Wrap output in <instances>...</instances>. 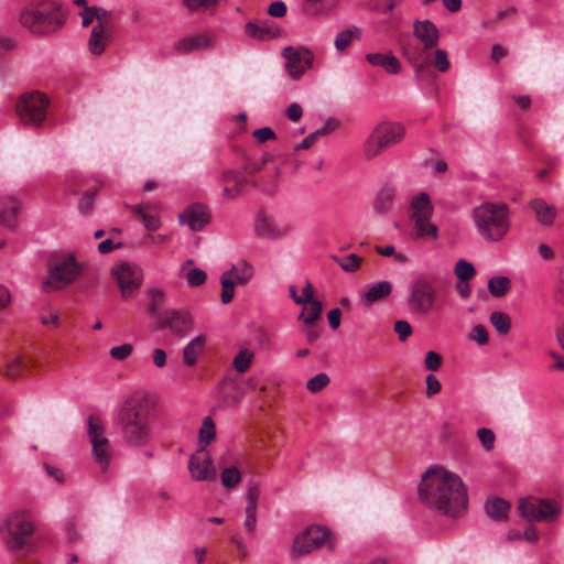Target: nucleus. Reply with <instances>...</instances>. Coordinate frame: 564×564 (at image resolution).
<instances>
[{
	"label": "nucleus",
	"mask_w": 564,
	"mask_h": 564,
	"mask_svg": "<svg viewBox=\"0 0 564 564\" xmlns=\"http://www.w3.org/2000/svg\"><path fill=\"white\" fill-rule=\"evenodd\" d=\"M490 323L499 335L506 336L509 334L511 328V318L507 313L500 311L492 312L490 314Z\"/></svg>",
	"instance_id": "nucleus-36"
},
{
	"label": "nucleus",
	"mask_w": 564,
	"mask_h": 564,
	"mask_svg": "<svg viewBox=\"0 0 564 564\" xmlns=\"http://www.w3.org/2000/svg\"><path fill=\"white\" fill-rule=\"evenodd\" d=\"M186 279L189 286H199L205 283L207 275L202 269H192L188 272L182 274Z\"/></svg>",
	"instance_id": "nucleus-51"
},
{
	"label": "nucleus",
	"mask_w": 564,
	"mask_h": 564,
	"mask_svg": "<svg viewBox=\"0 0 564 564\" xmlns=\"http://www.w3.org/2000/svg\"><path fill=\"white\" fill-rule=\"evenodd\" d=\"M40 319L43 325H57L58 324V313L51 307H44L40 313Z\"/></svg>",
	"instance_id": "nucleus-62"
},
{
	"label": "nucleus",
	"mask_w": 564,
	"mask_h": 564,
	"mask_svg": "<svg viewBox=\"0 0 564 564\" xmlns=\"http://www.w3.org/2000/svg\"><path fill=\"white\" fill-rule=\"evenodd\" d=\"M332 259L345 271V272H355L359 269L361 263V258L356 253H350L346 257H337L332 256Z\"/></svg>",
	"instance_id": "nucleus-42"
},
{
	"label": "nucleus",
	"mask_w": 564,
	"mask_h": 564,
	"mask_svg": "<svg viewBox=\"0 0 564 564\" xmlns=\"http://www.w3.org/2000/svg\"><path fill=\"white\" fill-rule=\"evenodd\" d=\"M245 32L248 36L260 41L275 39L281 35V29L276 23L269 20L248 22L245 26Z\"/></svg>",
	"instance_id": "nucleus-21"
},
{
	"label": "nucleus",
	"mask_w": 564,
	"mask_h": 564,
	"mask_svg": "<svg viewBox=\"0 0 564 564\" xmlns=\"http://www.w3.org/2000/svg\"><path fill=\"white\" fill-rule=\"evenodd\" d=\"M214 44L212 35L208 33H200L191 36H185L175 42L173 48L177 54H189L198 50L210 48Z\"/></svg>",
	"instance_id": "nucleus-20"
},
{
	"label": "nucleus",
	"mask_w": 564,
	"mask_h": 564,
	"mask_svg": "<svg viewBox=\"0 0 564 564\" xmlns=\"http://www.w3.org/2000/svg\"><path fill=\"white\" fill-rule=\"evenodd\" d=\"M220 283H221V303L228 304L232 301L235 295V281L232 280V276H230V272H224L220 276Z\"/></svg>",
	"instance_id": "nucleus-41"
},
{
	"label": "nucleus",
	"mask_w": 564,
	"mask_h": 564,
	"mask_svg": "<svg viewBox=\"0 0 564 564\" xmlns=\"http://www.w3.org/2000/svg\"><path fill=\"white\" fill-rule=\"evenodd\" d=\"M338 121L335 118H328L324 126L313 132L316 140H318L322 137H326L334 132L338 128Z\"/></svg>",
	"instance_id": "nucleus-58"
},
{
	"label": "nucleus",
	"mask_w": 564,
	"mask_h": 564,
	"mask_svg": "<svg viewBox=\"0 0 564 564\" xmlns=\"http://www.w3.org/2000/svg\"><path fill=\"white\" fill-rule=\"evenodd\" d=\"M403 56L408 59L409 63H415L421 59H427V48L423 45L412 43H404L401 46Z\"/></svg>",
	"instance_id": "nucleus-35"
},
{
	"label": "nucleus",
	"mask_w": 564,
	"mask_h": 564,
	"mask_svg": "<svg viewBox=\"0 0 564 564\" xmlns=\"http://www.w3.org/2000/svg\"><path fill=\"white\" fill-rule=\"evenodd\" d=\"M437 296L434 282L421 275L411 285L408 303L413 312L425 315L434 310Z\"/></svg>",
	"instance_id": "nucleus-9"
},
{
	"label": "nucleus",
	"mask_w": 564,
	"mask_h": 564,
	"mask_svg": "<svg viewBox=\"0 0 564 564\" xmlns=\"http://www.w3.org/2000/svg\"><path fill=\"white\" fill-rule=\"evenodd\" d=\"M205 337L199 335L192 339L183 349V361L186 366L192 367L196 364L198 356L203 352L205 346Z\"/></svg>",
	"instance_id": "nucleus-31"
},
{
	"label": "nucleus",
	"mask_w": 564,
	"mask_h": 564,
	"mask_svg": "<svg viewBox=\"0 0 564 564\" xmlns=\"http://www.w3.org/2000/svg\"><path fill=\"white\" fill-rule=\"evenodd\" d=\"M254 229L257 235L261 237L275 238L280 236V231L276 229L273 219L263 210H260L257 215Z\"/></svg>",
	"instance_id": "nucleus-32"
},
{
	"label": "nucleus",
	"mask_w": 564,
	"mask_h": 564,
	"mask_svg": "<svg viewBox=\"0 0 564 564\" xmlns=\"http://www.w3.org/2000/svg\"><path fill=\"white\" fill-rule=\"evenodd\" d=\"M113 32H106L101 29L93 28L88 40V48L94 55H101L105 52L106 44L110 41Z\"/></svg>",
	"instance_id": "nucleus-33"
},
{
	"label": "nucleus",
	"mask_w": 564,
	"mask_h": 564,
	"mask_svg": "<svg viewBox=\"0 0 564 564\" xmlns=\"http://www.w3.org/2000/svg\"><path fill=\"white\" fill-rule=\"evenodd\" d=\"M520 516L528 521H553L560 514L558 506L551 499L522 498L518 506Z\"/></svg>",
	"instance_id": "nucleus-12"
},
{
	"label": "nucleus",
	"mask_w": 564,
	"mask_h": 564,
	"mask_svg": "<svg viewBox=\"0 0 564 564\" xmlns=\"http://www.w3.org/2000/svg\"><path fill=\"white\" fill-rule=\"evenodd\" d=\"M430 64L437 68V70L441 73H445L451 68V62L448 59L447 52L443 48H436L434 51V58Z\"/></svg>",
	"instance_id": "nucleus-48"
},
{
	"label": "nucleus",
	"mask_w": 564,
	"mask_h": 564,
	"mask_svg": "<svg viewBox=\"0 0 564 564\" xmlns=\"http://www.w3.org/2000/svg\"><path fill=\"white\" fill-rule=\"evenodd\" d=\"M330 382V379L327 373L321 372L315 375L306 382V389L311 393H317L326 388Z\"/></svg>",
	"instance_id": "nucleus-47"
},
{
	"label": "nucleus",
	"mask_w": 564,
	"mask_h": 564,
	"mask_svg": "<svg viewBox=\"0 0 564 564\" xmlns=\"http://www.w3.org/2000/svg\"><path fill=\"white\" fill-rule=\"evenodd\" d=\"M531 209L535 213L539 223L545 226L553 224L556 210L542 198H534L530 202Z\"/></svg>",
	"instance_id": "nucleus-28"
},
{
	"label": "nucleus",
	"mask_w": 564,
	"mask_h": 564,
	"mask_svg": "<svg viewBox=\"0 0 564 564\" xmlns=\"http://www.w3.org/2000/svg\"><path fill=\"white\" fill-rule=\"evenodd\" d=\"M220 478L223 486L231 489L240 482L241 475L237 467H226L221 471Z\"/></svg>",
	"instance_id": "nucleus-46"
},
{
	"label": "nucleus",
	"mask_w": 564,
	"mask_h": 564,
	"mask_svg": "<svg viewBox=\"0 0 564 564\" xmlns=\"http://www.w3.org/2000/svg\"><path fill=\"white\" fill-rule=\"evenodd\" d=\"M260 496V489L257 485L251 486L246 495L247 506H246V519L243 522L245 528L249 533H253L257 525V507H258V498Z\"/></svg>",
	"instance_id": "nucleus-23"
},
{
	"label": "nucleus",
	"mask_w": 564,
	"mask_h": 564,
	"mask_svg": "<svg viewBox=\"0 0 564 564\" xmlns=\"http://www.w3.org/2000/svg\"><path fill=\"white\" fill-rule=\"evenodd\" d=\"M19 207V202L13 196L0 197V225L13 228Z\"/></svg>",
	"instance_id": "nucleus-26"
},
{
	"label": "nucleus",
	"mask_w": 564,
	"mask_h": 564,
	"mask_svg": "<svg viewBox=\"0 0 564 564\" xmlns=\"http://www.w3.org/2000/svg\"><path fill=\"white\" fill-rule=\"evenodd\" d=\"M253 354L248 349H241L234 358L232 366L238 373H245L251 366Z\"/></svg>",
	"instance_id": "nucleus-43"
},
{
	"label": "nucleus",
	"mask_w": 564,
	"mask_h": 564,
	"mask_svg": "<svg viewBox=\"0 0 564 564\" xmlns=\"http://www.w3.org/2000/svg\"><path fill=\"white\" fill-rule=\"evenodd\" d=\"M118 424L126 444L147 445L152 433V410L148 401L135 397L127 399L119 409Z\"/></svg>",
	"instance_id": "nucleus-2"
},
{
	"label": "nucleus",
	"mask_w": 564,
	"mask_h": 564,
	"mask_svg": "<svg viewBox=\"0 0 564 564\" xmlns=\"http://www.w3.org/2000/svg\"><path fill=\"white\" fill-rule=\"evenodd\" d=\"M410 64L413 66L415 75L420 80L432 77L430 69L431 64L426 59H421Z\"/></svg>",
	"instance_id": "nucleus-57"
},
{
	"label": "nucleus",
	"mask_w": 564,
	"mask_h": 564,
	"mask_svg": "<svg viewBox=\"0 0 564 564\" xmlns=\"http://www.w3.org/2000/svg\"><path fill=\"white\" fill-rule=\"evenodd\" d=\"M322 303L312 302V304H305L302 308L299 318L302 319L306 325H313L321 316Z\"/></svg>",
	"instance_id": "nucleus-40"
},
{
	"label": "nucleus",
	"mask_w": 564,
	"mask_h": 564,
	"mask_svg": "<svg viewBox=\"0 0 564 564\" xmlns=\"http://www.w3.org/2000/svg\"><path fill=\"white\" fill-rule=\"evenodd\" d=\"M413 35L429 51L434 48L440 42V30L431 20H416L413 24Z\"/></svg>",
	"instance_id": "nucleus-19"
},
{
	"label": "nucleus",
	"mask_w": 564,
	"mask_h": 564,
	"mask_svg": "<svg viewBox=\"0 0 564 564\" xmlns=\"http://www.w3.org/2000/svg\"><path fill=\"white\" fill-rule=\"evenodd\" d=\"M454 272L460 281H468L476 275L474 264L464 259H460L456 262Z\"/></svg>",
	"instance_id": "nucleus-45"
},
{
	"label": "nucleus",
	"mask_w": 564,
	"mask_h": 564,
	"mask_svg": "<svg viewBox=\"0 0 564 564\" xmlns=\"http://www.w3.org/2000/svg\"><path fill=\"white\" fill-rule=\"evenodd\" d=\"M227 272H230L232 280L241 285L247 284L253 275V270L247 262L232 265V268Z\"/></svg>",
	"instance_id": "nucleus-38"
},
{
	"label": "nucleus",
	"mask_w": 564,
	"mask_h": 564,
	"mask_svg": "<svg viewBox=\"0 0 564 564\" xmlns=\"http://www.w3.org/2000/svg\"><path fill=\"white\" fill-rule=\"evenodd\" d=\"M366 59L370 65L382 67L389 74L401 72V63L392 53H368Z\"/></svg>",
	"instance_id": "nucleus-24"
},
{
	"label": "nucleus",
	"mask_w": 564,
	"mask_h": 564,
	"mask_svg": "<svg viewBox=\"0 0 564 564\" xmlns=\"http://www.w3.org/2000/svg\"><path fill=\"white\" fill-rule=\"evenodd\" d=\"M122 297H130L142 284L143 270L135 264L122 261L111 269Z\"/></svg>",
	"instance_id": "nucleus-14"
},
{
	"label": "nucleus",
	"mask_w": 564,
	"mask_h": 564,
	"mask_svg": "<svg viewBox=\"0 0 564 564\" xmlns=\"http://www.w3.org/2000/svg\"><path fill=\"white\" fill-rule=\"evenodd\" d=\"M87 434L91 443V451L96 463L102 471L109 467L112 453L109 440L105 435V427L101 420L96 415L88 417Z\"/></svg>",
	"instance_id": "nucleus-11"
},
{
	"label": "nucleus",
	"mask_w": 564,
	"mask_h": 564,
	"mask_svg": "<svg viewBox=\"0 0 564 564\" xmlns=\"http://www.w3.org/2000/svg\"><path fill=\"white\" fill-rule=\"evenodd\" d=\"M33 532L34 527L24 513L10 514L0 525L1 536L8 549L12 551L30 546Z\"/></svg>",
	"instance_id": "nucleus-7"
},
{
	"label": "nucleus",
	"mask_w": 564,
	"mask_h": 564,
	"mask_svg": "<svg viewBox=\"0 0 564 564\" xmlns=\"http://www.w3.org/2000/svg\"><path fill=\"white\" fill-rule=\"evenodd\" d=\"M392 292V284L389 281H380L371 284L367 292L361 295L365 305L370 306L373 303L384 301Z\"/></svg>",
	"instance_id": "nucleus-25"
},
{
	"label": "nucleus",
	"mask_w": 564,
	"mask_h": 564,
	"mask_svg": "<svg viewBox=\"0 0 564 564\" xmlns=\"http://www.w3.org/2000/svg\"><path fill=\"white\" fill-rule=\"evenodd\" d=\"M393 329L398 334L400 341H405L413 333L411 324L404 319L397 321Z\"/></svg>",
	"instance_id": "nucleus-55"
},
{
	"label": "nucleus",
	"mask_w": 564,
	"mask_h": 564,
	"mask_svg": "<svg viewBox=\"0 0 564 564\" xmlns=\"http://www.w3.org/2000/svg\"><path fill=\"white\" fill-rule=\"evenodd\" d=\"M376 251L379 254L384 256V257H394L395 261L399 262V263H404V262L408 261L406 256L403 254V253H397L395 252V248L392 245H388V246H384V247L377 246L376 247Z\"/></svg>",
	"instance_id": "nucleus-56"
},
{
	"label": "nucleus",
	"mask_w": 564,
	"mask_h": 564,
	"mask_svg": "<svg viewBox=\"0 0 564 564\" xmlns=\"http://www.w3.org/2000/svg\"><path fill=\"white\" fill-rule=\"evenodd\" d=\"M511 288V282L507 276H494L488 281L489 293L495 297H502Z\"/></svg>",
	"instance_id": "nucleus-37"
},
{
	"label": "nucleus",
	"mask_w": 564,
	"mask_h": 564,
	"mask_svg": "<svg viewBox=\"0 0 564 564\" xmlns=\"http://www.w3.org/2000/svg\"><path fill=\"white\" fill-rule=\"evenodd\" d=\"M394 196L395 189L392 185L387 184L382 186L373 200V208L376 213L380 215L388 213L393 205Z\"/></svg>",
	"instance_id": "nucleus-30"
},
{
	"label": "nucleus",
	"mask_w": 564,
	"mask_h": 564,
	"mask_svg": "<svg viewBox=\"0 0 564 564\" xmlns=\"http://www.w3.org/2000/svg\"><path fill=\"white\" fill-rule=\"evenodd\" d=\"M133 351V346L131 344H123L120 346L112 347L110 349V356L115 360H126Z\"/></svg>",
	"instance_id": "nucleus-54"
},
{
	"label": "nucleus",
	"mask_w": 564,
	"mask_h": 564,
	"mask_svg": "<svg viewBox=\"0 0 564 564\" xmlns=\"http://www.w3.org/2000/svg\"><path fill=\"white\" fill-rule=\"evenodd\" d=\"M442 356L438 352L431 350L425 356V368L431 371H437L442 365Z\"/></svg>",
	"instance_id": "nucleus-59"
},
{
	"label": "nucleus",
	"mask_w": 564,
	"mask_h": 564,
	"mask_svg": "<svg viewBox=\"0 0 564 564\" xmlns=\"http://www.w3.org/2000/svg\"><path fill=\"white\" fill-rule=\"evenodd\" d=\"M210 221V214L206 206L193 204L180 215V223L186 224L191 230H202Z\"/></svg>",
	"instance_id": "nucleus-18"
},
{
	"label": "nucleus",
	"mask_w": 564,
	"mask_h": 564,
	"mask_svg": "<svg viewBox=\"0 0 564 564\" xmlns=\"http://www.w3.org/2000/svg\"><path fill=\"white\" fill-rule=\"evenodd\" d=\"M189 11L208 10L214 8L219 0H183Z\"/></svg>",
	"instance_id": "nucleus-52"
},
{
	"label": "nucleus",
	"mask_w": 564,
	"mask_h": 564,
	"mask_svg": "<svg viewBox=\"0 0 564 564\" xmlns=\"http://www.w3.org/2000/svg\"><path fill=\"white\" fill-rule=\"evenodd\" d=\"M252 134L261 143L265 142L268 140L275 139V132L270 127H263V128L257 129L253 131Z\"/></svg>",
	"instance_id": "nucleus-64"
},
{
	"label": "nucleus",
	"mask_w": 564,
	"mask_h": 564,
	"mask_svg": "<svg viewBox=\"0 0 564 564\" xmlns=\"http://www.w3.org/2000/svg\"><path fill=\"white\" fill-rule=\"evenodd\" d=\"M425 382L427 398H432L433 395L437 394L442 389L440 380L434 375H427Z\"/></svg>",
	"instance_id": "nucleus-63"
},
{
	"label": "nucleus",
	"mask_w": 564,
	"mask_h": 564,
	"mask_svg": "<svg viewBox=\"0 0 564 564\" xmlns=\"http://www.w3.org/2000/svg\"><path fill=\"white\" fill-rule=\"evenodd\" d=\"M410 218L413 221L415 238L436 240L438 238V228L431 221L434 208L429 194L421 192L414 196L410 203Z\"/></svg>",
	"instance_id": "nucleus-6"
},
{
	"label": "nucleus",
	"mask_w": 564,
	"mask_h": 564,
	"mask_svg": "<svg viewBox=\"0 0 564 564\" xmlns=\"http://www.w3.org/2000/svg\"><path fill=\"white\" fill-rule=\"evenodd\" d=\"M215 438V424L212 417L206 416L203 421L202 427L199 430V441L202 443L208 444L212 440Z\"/></svg>",
	"instance_id": "nucleus-49"
},
{
	"label": "nucleus",
	"mask_w": 564,
	"mask_h": 564,
	"mask_svg": "<svg viewBox=\"0 0 564 564\" xmlns=\"http://www.w3.org/2000/svg\"><path fill=\"white\" fill-rule=\"evenodd\" d=\"M218 389L219 395L227 406H236L242 399V389L232 378H225Z\"/></svg>",
	"instance_id": "nucleus-22"
},
{
	"label": "nucleus",
	"mask_w": 564,
	"mask_h": 564,
	"mask_svg": "<svg viewBox=\"0 0 564 564\" xmlns=\"http://www.w3.org/2000/svg\"><path fill=\"white\" fill-rule=\"evenodd\" d=\"M96 20L97 23L94 25L95 29H101L106 32H113L115 23L111 12L104 8H96Z\"/></svg>",
	"instance_id": "nucleus-44"
},
{
	"label": "nucleus",
	"mask_w": 564,
	"mask_h": 564,
	"mask_svg": "<svg viewBox=\"0 0 564 564\" xmlns=\"http://www.w3.org/2000/svg\"><path fill=\"white\" fill-rule=\"evenodd\" d=\"M327 542L329 549L334 547L332 541V532L326 527L312 525L307 528L301 535L296 536L292 546V555L301 556L308 554L318 549L323 543Z\"/></svg>",
	"instance_id": "nucleus-13"
},
{
	"label": "nucleus",
	"mask_w": 564,
	"mask_h": 564,
	"mask_svg": "<svg viewBox=\"0 0 564 564\" xmlns=\"http://www.w3.org/2000/svg\"><path fill=\"white\" fill-rule=\"evenodd\" d=\"M477 436L486 451H491L495 444V433L487 427H481L477 431Z\"/></svg>",
	"instance_id": "nucleus-53"
},
{
	"label": "nucleus",
	"mask_w": 564,
	"mask_h": 564,
	"mask_svg": "<svg viewBox=\"0 0 564 564\" xmlns=\"http://www.w3.org/2000/svg\"><path fill=\"white\" fill-rule=\"evenodd\" d=\"M160 328H169L176 337L185 336L193 326L188 312L182 310H170L158 317Z\"/></svg>",
	"instance_id": "nucleus-17"
},
{
	"label": "nucleus",
	"mask_w": 564,
	"mask_h": 564,
	"mask_svg": "<svg viewBox=\"0 0 564 564\" xmlns=\"http://www.w3.org/2000/svg\"><path fill=\"white\" fill-rule=\"evenodd\" d=\"M478 234L488 242L500 241L510 229L509 207L503 203L486 202L473 210Z\"/></svg>",
	"instance_id": "nucleus-4"
},
{
	"label": "nucleus",
	"mask_w": 564,
	"mask_h": 564,
	"mask_svg": "<svg viewBox=\"0 0 564 564\" xmlns=\"http://www.w3.org/2000/svg\"><path fill=\"white\" fill-rule=\"evenodd\" d=\"M485 510L492 520L502 521L508 517L510 503L499 497L488 498L485 502Z\"/></svg>",
	"instance_id": "nucleus-29"
},
{
	"label": "nucleus",
	"mask_w": 564,
	"mask_h": 564,
	"mask_svg": "<svg viewBox=\"0 0 564 564\" xmlns=\"http://www.w3.org/2000/svg\"><path fill=\"white\" fill-rule=\"evenodd\" d=\"M282 56L285 58L288 74L295 80L300 79L314 62V54L304 46H286L282 51Z\"/></svg>",
	"instance_id": "nucleus-15"
},
{
	"label": "nucleus",
	"mask_w": 564,
	"mask_h": 564,
	"mask_svg": "<svg viewBox=\"0 0 564 564\" xmlns=\"http://www.w3.org/2000/svg\"><path fill=\"white\" fill-rule=\"evenodd\" d=\"M188 469L192 478L196 481H214L217 478V469L204 447L189 457Z\"/></svg>",
	"instance_id": "nucleus-16"
},
{
	"label": "nucleus",
	"mask_w": 564,
	"mask_h": 564,
	"mask_svg": "<svg viewBox=\"0 0 564 564\" xmlns=\"http://www.w3.org/2000/svg\"><path fill=\"white\" fill-rule=\"evenodd\" d=\"M339 0H303L302 10L308 17L329 14Z\"/></svg>",
	"instance_id": "nucleus-27"
},
{
	"label": "nucleus",
	"mask_w": 564,
	"mask_h": 564,
	"mask_svg": "<svg viewBox=\"0 0 564 564\" xmlns=\"http://www.w3.org/2000/svg\"><path fill=\"white\" fill-rule=\"evenodd\" d=\"M149 295L151 297V303L149 305V312L151 314H156L158 307L161 305L164 299V293L160 289H151L149 291Z\"/></svg>",
	"instance_id": "nucleus-60"
},
{
	"label": "nucleus",
	"mask_w": 564,
	"mask_h": 564,
	"mask_svg": "<svg viewBox=\"0 0 564 564\" xmlns=\"http://www.w3.org/2000/svg\"><path fill=\"white\" fill-rule=\"evenodd\" d=\"M50 100L40 91L26 93L17 104V111L21 122L29 127H40L46 118Z\"/></svg>",
	"instance_id": "nucleus-8"
},
{
	"label": "nucleus",
	"mask_w": 564,
	"mask_h": 564,
	"mask_svg": "<svg viewBox=\"0 0 564 564\" xmlns=\"http://www.w3.org/2000/svg\"><path fill=\"white\" fill-rule=\"evenodd\" d=\"M405 135V128L398 122L378 124L364 143V155L372 160L390 147L398 144Z\"/></svg>",
	"instance_id": "nucleus-5"
},
{
	"label": "nucleus",
	"mask_w": 564,
	"mask_h": 564,
	"mask_svg": "<svg viewBox=\"0 0 564 564\" xmlns=\"http://www.w3.org/2000/svg\"><path fill=\"white\" fill-rule=\"evenodd\" d=\"M98 189H89L84 193V196L78 202V209L82 214H89L94 209V199L97 195Z\"/></svg>",
	"instance_id": "nucleus-50"
},
{
	"label": "nucleus",
	"mask_w": 564,
	"mask_h": 564,
	"mask_svg": "<svg viewBox=\"0 0 564 564\" xmlns=\"http://www.w3.org/2000/svg\"><path fill=\"white\" fill-rule=\"evenodd\" d=\"M360 29L354 28L346 29L339 32L335 37V47L338 52H344L350 44L354 37L359 39L360 37Z\"/></svg>",
	"instance_id": "nucleus-39"
},
{
	"label": "nucleus",
	"mask_w": 564,
	"mask_h": 564,
	"mask_svg": "<svg viewBox=\"0 0 564 564\" xmlns=\"http://www.w3.org/2000/svg\"><path fill=\"white\" fill-rule=\"evenodd\" d=\"M28 369L29 365L21 356H12L6 362L4 376L9 379H17Z\"/></svg>",
	"instance_id": "nucleus-34"
},
{
	"label": "nucleus",
	"mask_w": 564,
	"mask_h": 564,
	"mask_svg": "<svg viewBox=\"0 0 564 564\" xmlns=\"http://www.w3.org/2000/svg\"><path fill=\"white\" fill-rule=\"evenodd\" d=\"M470 339L477 341L480 346L487 345L489 341L487 328L484 325H476L473 328Z\"/></svg>",
	"instance_id": "nucleus-61"
},
{
	"label": "nucleus",
	"mask_w": 564,
	"mask_h": 564,
	"mask_svg": "<svg viewBox=\"0 0 564 564\" xmlns=\"http://www.w3.org/2000/svg\"><path fill=\"white\" fill-rule=\"evenodd\" d=\"M82 265L76 261L74 256H67L61 262L54 264L43 281V290L53 292L63 289L73 283L80 274Z\"/></svg>",
	"instance_id": "nucleus-10"
},
{
	"label": "nucleus",
	"mask_w": 564,
	"mask_h": 564,
	"mask_svg": "<svg viewBox=\"0 0 564 564\" xmlns=\"http://www.w3.org/2000/svg\"><path fill=\"white\" fill-rule=\"evenodd\" d=\"M419 498L427 508L449 518H458L468 505L462 478L443 467L432 466L421 477Z\"/></svg>",
	"instance_id": "nucleus-1"
},
{
	"label": "nucleus",
	"mask_w": 564,
	"mask_h": 564,
	"mask_svg": "<svg viewBox=\"0 0 564 564\" xmlns=\"http://www.w3.org/2000/svg\"><path fill=\"white\" fill-rule=\"evenodd\" d=\"M21 24L35 34H50L62 29L65 17L58 0H30L20 13Z\"/></svg>",
	"instance_id": "nucleus-3"
}]
</instances>
